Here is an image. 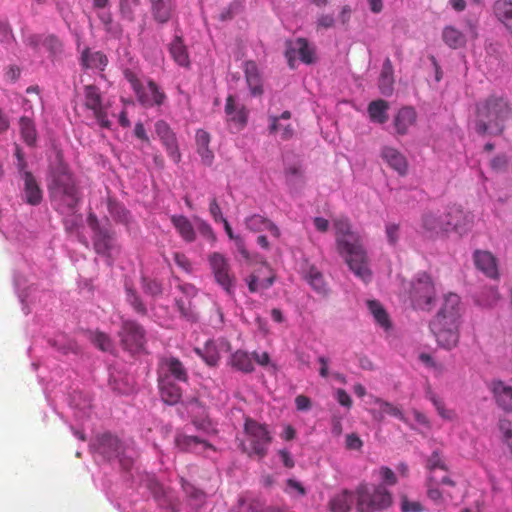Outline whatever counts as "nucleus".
Listing matches in <instances>:
<instances>
[{"mask_svg": "<svg viewBox=\"0 0 512 512\" xmlns=\"http://www.w3.org/2000/svg\"><path fill=\"white\" fill-rule=\"evenodd\" d=\"M336 246L339 254L356 277L364 282L371 280V270L368 266V257L362 245L359 234L352 230L347 217H338L333 220Z\"/></svg>", "mask_w": 512, "mask_h": 512, "instance_id": "f257e3e1", "label": "nucleus"}, {"mask_svg": "<svg viewBox=\"0 0 512 512\" xmlns=\"http://www.w3.org/2000/svg\"><path fill=\"white\" fill-rule=\"evenodd\" d=\"M463 313L460 297L455 293L446 294L439 311L429 324L440 347L451 350L458 345Z\"/></svg>", "mask_w": 512, "mask_h": 512, "instance_id": "f03ea898", "label": "nucleus"}, {"mask_svg": "<svg viewBox=\"0 0 512 512\" xmlns=\"http://www.w3.org/2000/svg\"><path fill=\"white\" fill-rule=\"evenodd\" d=\"M49 193L55 209L63 214L73 213L81 201V191L73 174L59 165L52 174Z\"/></svg>", "mask_w": 512, "mask_h": 512, "instance_id": "7ed1b4c3", "label": "nucleus"}, {"mask_svg": "<svg viewBox=\"0 0 512 512\" xmlns=\"http://www.w3.org/2000/svg\"><path fill=\"white\" fill-rule=\"evenodd\" d=\"M510 115L508 103L502 98L491 97L477 106L476 126L478 134L499 135Z\"/></svg>", "mask_w": 512, "mask_h": 512, "instance_id": "20e7f679", "label": "nucleus"}, {"mask_svg": "<svg viewBox=\"0 0 512 512\" xmlns=\"http://www.w3.org/2000/svg\"><path fill=\"white\" fill-rule=\"evenodd\" d=\"M272 442V435L266 424L259 423L252 418H246L244 423V440L240 447L249 457L256 456L263 459Z\"/></svg>", "mask_w": 512, "mask_h": 512, "instance_id": "39448f33", "label": "nucleus"}, {"mask_svg": "<svg viewBox=\"0 0 512 512\" xmlns=\"http://www.w3.org/2000/svg\"><path fill=\"white\" fill-rule=\"evenodd\" d=\"M358 512H382L392 505V494L382 484L370 487L361 483L355 490Z\"/></svg>", "mask_w": 512, "mask_h": 512, "instance_id": "423d86ee", "label": "nucleus"}, {"mask_svg": "<svg viewBox=\"0 0 512 512\" xmlns=\"http://www.w3.org/2000/svg\"><path fill=\"white\" fill-rule=\"evenodd\" d=\"M125 79L130 83L138 102L146 107L151 108L160 106L166 99L165 93L153 80H148L146 85H143L137 75L131 70H125Z\"/></svg>", "mask_w": 512, "mask_h": 512, "instance_id": "0eeeda50", "label": "nucleus"}, {"mask_svg": "<svg viewBox=\"0 0 512 512\" xmlns=\"http://www.w3.org/2000/svg\"><path fill=\"white\" fill-rule=\"evenodd\" d=\"M410 296L414 307L425 311L432 309L436 299V291L434 283L428 274H418L412 283Z\"/></svg>", "mask_w": 512, "mask_h": 512, "instance_id": "6e6552de", "label": "nucleus"}, {"mask_svg": "<svg viewBox=\"0 0 512 512\" xmlns=\"http://www.w3.org/2000/svg\"><path fill=\"white\" fill-rule=\"evenodd\" d=\"M118 337L123 349L137 353L146 344V331L143 326L135 320L123 319L121 322Z\"/></svg>", "mask_w": 512, "mask_h": 512, "instance_id": "1a4fd4ad", "label": "nucleus"}, {"mask_svg": "<svg viewBox=\"0 0 512 512\" xmlns=\"http://www.w3.org/2000/svg\"><path fill=\"white\" fill-rule=\"evenodd\" d=\"M209 264L217 284H219L228 295H234L236 278L225 256L221 253L214 252L209 256Z\"/></svg>", "mask_w": 512, "mask_h": 512, "instance_id": "9d476101", "label": "nucleus"}, {"mask_svg": "<svg viewBox=\"0 0 512 512\" xmlns=\"http://www.w3.org/2000/svg\"><path fill=\"white\" fill-rule=\"evenodd\" d=\"M84 107L92 111L101 127L110 128L111 122L108 119L107 107L103 103L101 92L97 86L86 85L84 87Z\"/></svg>", "mask_w": 512, "mask_h": 512, "instance_id": "9b49d317", "label": "nucleus"}, {"mask_svg": "<svg viewBox=\"0 0 512 512\" xmlns=\"http://www.w3.org/2000/svg\"><path fill=\"white\" fill-rule=\"evenodd\" d=\"M443 214L446 232L455 231L462 234L471 227L473 217L470 213L465 212L461 206L452 205Z\"/></svg>", "mask_w": 512, "mask_h": 512, "instance_id": "f8f14e48", "label": "nucleus"}, {"mask_svg": "<svg viewBox=\"0 0 512 512\" xmlns=\"http://www.w3.org/2000/svg\"><path fill=\"white\" fill-rule=\"evenodd\" d=\"M155 132L166 148L168 155L175 163L181 160V154L178 148L177 138L170 126L163 120L155 123Z\"/></svg>", "mask_w": 512, "mask_h": 512, "instance_id": "ddd939ff", "label": "nucleus"}, {"mask_svg": "<svg viewBox=\"0 0 512 512\" xmlns=\"http://www.w3.org/2000/svg\"><path fill=\"white\" fill-rule=\"evenodd\" d=\"M489 389L496 405L505 413H512V385L502 380H493Z\"/></svg>", "mask_w": 512, "mask_h": 512, "instance_id": "4468645a", "label": "nucleus"}, {"mask_svg": "<svg viewBox=\"0 0 512 512\" xmlns=\"http://www.w3.org/2000/svg\"><path fill=\"white\" fill-rule=\"evenodd\" d=\"M291 118V112L286 110L281 113V115H269V133L270 134H279L280 138L284 141L291 139L294 136V128L290 123H286Z\"/></svg>", "mask_w": 512, "mask_h": 512, "instance_id": "2eb2a0df", "label": "nucleus"}, {"mask_svg": "<svg viewBox=\"0 0 512 512\" xmlns=\"http://www.w3.org/2000/svg\"><path fill=\"white\" fill-rule=\"evenodd\" d=\"M476 268L491 279L499 278L497 258L489 251L476 250L473 254Z\"/></svg>", "mask_w": 512, "mask_h": 512, "instance_id": "dca6fc26", "label": "nucleus"}, {"mask_svg": "<svg viewBox=\"0 0 512 512\" xmlns=\"http://www.w3.org/2000/svg\"><path fill=\"white\" fill-rule=\"evenodd\" d=\"M421 232L429 237L446 232L444 214L434 211H426L420 220Z\"/></svg>", "mask_w": 512, "mask_h": 512, "instance_id": "f3484780", "label": "nucleus"}, {"mask_svg": "<svg viewBox=\"0 0 512 512\" xmlns=\"http://www.w3.org/2000/svg\"><path fill=\"white\" fill-rule=\"evenodd\" d=\"M285 54L291 68L294 67L296 54H298L300 60L306 64H311L314 61V50L310 48L309 43L305 38H297L295 42L290 43Z\"/></svg>", "mask_w": 512, "mask_h": 512, "instance_id": "a211bd4d", "label": "nucleus"}, {"mask_svg": "<svg viewBox=\"0 0 512 512\" xmlns=\"http://www.w3.org/2000/svg\"><path fill=\"white\" fill-rule=\"evenodd\" d=\"M96 449L103 457L112 459L120 457L124 448L116 436L104 433L97 438Z\"/></svg>", "mask_w": 512, "mask_h": 512, "instance_id": "6ab92c4d", "label": "nucleus"}, {"mask_svg": "<svg viewBox=\"0 0 512 512\" xmlns=\"http://www.w3.org/2000/svg\"><path fill=\"white\" fill-rule=\"evenodd\" d=\"M417 113L411 106H405L398 110L393 119L396 134L406 135L409 129L416 124Z\"/></svg>", "mask_w": 512, "mask_h": 512, "instance_id": "aec40b11", "label": "nucleus"}, {"mask_svg": "<svg viewBox=\"0 0 512 512\" xmlns=\"http://www.w3.org/2000/svg\"><path fill=\"white\" fill-rule=\"evenodd\" d=\"M160 367L169 379L173 378L180 382H187L188 371L184 364L176 357L169 356L160 359Z\"/></svg>", "mask_w": 512, "mask_h": 512, "instance_id": "412c9836", "label": "nucleus"}, {"mask_svg": "<svg viewBox=\"0 0 512 512\" xmlns=\"http://www.w3.org/2000/svg\"><path fill=\"white\" fill-rule=\"evenodd\" d=\"M382 159L399 175H406L408 171V162L406 157L396 148L384 146L381 149Z\"/></svg>", "mask_w": 512, "mask_h": 512, "instance_id": "4be33fe9", "label": "nucleus"}, {"mask_svg": "<svg viewBox=\"0 0 512 512\" xmlns=\"http://www.w3.org/2000/svg\"><path fill=\"white\" fill-rule=\"evenodd\" d=\"M23 197L27 204L37 206L42 202L43 193L33 174L29 171L23 173Z\"/></svg>", "mask_w": 512, "mask_h": 512, "instance_id": "5701e85b", "label": "nucleus"}, {"mask_svg": "<svg viewBox=\"0 0 512 512\" xmlns=\"http://www.w3.org/2000/svg\"><path fill=\"white\" fill-rule=\"evenodd\" d=\"M159 390L161 399L168 405L177 404L182 397L180 387L173 383L167 375L159 376Z\"/></svg>", "mask_w": 512, "mask_h": 512, "instance_id": "b1692460", "label": "nucleus"}, {"mask_svg": "<svg viewBox=\"0 0 512 512\" xmlns=\"http://www.w3.org/2000/svg\"><path fill=\"white\" fill-rule=\"evenodd\" d=\"M176 447L184 452L200 453L212 445L197 436H189L185 434H177L175 437Z\"/></svg>", "mask_w": 512, "mask_h": 512, "instance_id": "393cba45", "label": "nucleus"}, {"mask_svg": "<svg viewBox=\"0 0 512 512\" xmlns=\"http://www.w3.org/2000/svg\"><path fill=\"white\" fill-rule=\"evenodd\" d=\"M154 20L160 24L167 23L176 8L175 0H149Z\"/></svg>", "mask_w": 512, "mask_h": 512, "instance_id": "a878e982", "label": "nucleus"}, {"mask_svg": "<svg viewBox=\"0 0 512 512\" xmlns=\"http://www.w3.org/2000/svg\"><path fill=\"white\" fill-rule=\"evenodd\" d=\"M246 83L252 96H261L264 92L262 77L255 62L247 61L244 65Z\"/></svg>", "mask_w": 512, "mask_h": 512, "instance_id": "bb28decb", "label": "nucleus"}, {"mask_svg": "<svg viewBox=\"0 0 512 512\" xmlns=\"http://www.w3.org/2000/svg\"><path fill=\"white\" fill-rule=\"evenodd\" d=\"M195 140L197 153L201 157L202 163L206 166H211L214 160V153L209 148V144L211 141L210 134L203 129H198L196 131Z\"/></svg>", "mask_w": 512, "mask_h": 512, "instance_id": "cd10ccee", "label": "nucleus"}, {"mask_svg": "<svg viewBox=\"0 0 512 512\" xmlns=\"http://www.w3.org/2000/svg\"><path fill=\"white\" fill-rule=\"evenodd\" d=\"M171 223L180 235V237L187 243H192L196 240V232L191 221L184 215H172L170 217Z\"/></svg>", "mask_w": 512, "mask_h": 512, "instance_id": "c85d7f7f", "label": "nucleus"}, {"mask_svg": "<svg viewBox=\"0 0 512 512\" xmlns=\"http://www.w3.org/2000/svg\"><path fill=\"white\" fill-rule=\"evenodd\" d=\"M93 245L96 253L101 255H110L114 248V233L104 228L94 233Z\"/></svg>", "mask_w": 512, "mask_h": 512, "instance_id": "c756f323", "label": "nucleus"}, {"mask_svg": "<svg viewBox=\"0 0 512 512\" xmlns=\"http://www.w3.org/2000/svg\"><path fill=\"white\" fill-rule=\"evenodd\" d=\"M354 500L353 492L345 489L330 499L328 507L331 512H350Z\"/></svg>", "mask_w": 512, "mask_h": 512, "instance_id": "7c9ffc66", "label": "nucleus"}, {"mask_svg": "<svg viewBox=\"0 0 512 512\" xmlns=\"http://www.w3.org/2000/svg\"><path fill=\"white\" fill-rule=\"evenodd\" d=\"M394 85V69L390 58H386L383 62L382 70L379 77V89L381 94L390 96L393 93Z\"/></svg>", "mask_w": 512, "mask_h": 512, "instance_id": "2f4dec72", "label": "nucleus"}, {"mask_svg": "<svg viewBox=\"0 0 512 512\" xmlns=\"http://www.w3.org/2000/svg\"><path fill=\"white\" fill-rule=\"evenodd\" d=\"M81 63L87 69L104 70L108 64V58L101 51H91L89 48H85L81 55Z\"/></svg>", "mask_w": 512, "mask_h": 512, "instance_id": "473e14b6", "label": "nucleus"}, {"mask_svg": "<svg viewBox=\"0 0 512 512\" xmlns=\"http://www.w3.org/2000/svg\"><path fill=\"white\" fill-rule=\"evenodd\" d=\"M389 103L383 99L371 101L368 104L367 112L372 122L384 124L388 120Z\"/></svg>", "mask_w": 512, "mask_h": 512, "instance_id": "72a5a7b5", "label": "nucleus"}, {"mask_svg": "<svg viewBox=\"0 0 512 512\" xmlns=\"http://www.w3.org/2000/svg\"><path fill=\"white\" fill-rule=\"evenodd\" d=\"M374 403L379 405V407H380V411L378 414H375L374 412H372L375 419L381 421L384 418V414H388V415H391L403 422H406V418H405L403 411L399 407L395 406L394 404H392L388 401H385L379 397L374 398Z\"/></svg>", "mask_w": 512, "mask_h": 512, "instance_id": "f704fd0d", "label": "nucleus"}, {"mask_svg": "<svg viewBox=\"0 0 512 512\" xmlns=\"http://www.w3.org/2000/svg\"><path fill=\"white\" fill-rule=\"evenodd\" d=\"M495 14L512 34V0H497Z\"/></svg>", "mask_w": 512, "mask_h": 512, "instance_id": "c9c22d12", "label": "nucleus"}, {"mask_svg": "<svg viewBox=\"0 0 512 512\" xmlns=\"http://www.w3.org/2000/svg\"><path fill=\"white\" fill-rule=\"evenodd\" d=\"M230 364L234 369L244 373H250L254 370L251 356L242 350H237L231 355Z\"/></svg>", "mask_w": 512, "mask_h": 512, "instance_id": "e433bc0d", "label": "nucleus"}, {"mask_svg": "<svg viewBox=\"0 0 512 512\" xmlns=\"http://www.w3.org/2000/svg\"><path fill=\"white\" fill-rule=\"evenodd\" d=\"M305 279L315 292L321 295H327L328 286L322 273L317 268L311 266L306 273Z\"/></svg>", "mask_w": 512, "mask_h": 512, "instance_id": "4c0bfd02", "label": "nucleus"}, {"mask_svg": "<svg viewBox=\"0 0 512 512\" xmlns=\"http://www.w3.org/2000/svg\"><path fill=\"white\" fill-rule=\"evenodd\" d=\"M125 292H126V301L132 307L134 312L140 316H146L148 314V309L144 302L142 301L140 295L132 286L125 284Z\"/></svg>", "mask_w": 512, "mask_h": 512, "instance_id": "58836bf2", "label": "nucleus"}, {"mask_svg": "<svg viewBox=\"0 0 512 512\" xmlns=\"http://www.w3.org/2000/svg\"><path fill=\"white\" fill-rule=\"evenodd\" d=\"M443 41L453 49L460 48L465 45L466 38L464 34L453 26H447L443 29Z\"/></svg>", "mask_w": 512, "mask_h": 512, "instance_id": "ea45409f", "label": "nucleus"}, {"mask_svg": "<svg viewBox=\"0 0 512 512\" xmlns=\"http://www.w3.org/2000/svg\"><path fill=\"white\" fill-rule=\"evenodd\" d=\"M170 54L172 58L177 62L180 66H188L189 65V56L187 53V49L180 37H175L172 43L170 44Z\"/></svg>", "mask_w": 512, "mask_h": 512, "instance_id": "a19ab883", "label": "nucleus"}, {"mask_svg": "<svg viewBox=\"0 0 512 512\" xmlns=\"http://www.w3.org/2000/svg\"><path fill=\"white\" fill-rule=\"evenodd\" d=\"M225 112L229 116L231 121H234L241 126L246 124L247 113L243 107L237 108L235 105V99L232 95H229L226 99Z\"/></svg>", "mask_w": 512, "mask_h": 512, "instance_id": "79ce46f5", "label": "nucleus"}, {"mask_svg": "<svg viewBox=\"0 0 512 512\" xmlns=\"http://www.w3.org/2000/svg\"><path fill=\"white\" fill-rule=\"evenodd\" d=\"M367 305L375 321L385 330H388L391 326V323L389 320V316L385 309L383 308V306L376 300L368 301Z\"/></svg>", "mask_w": 512, "mask_h": 512, "instance_id": "37998d69", "label": "nucleus"}, {"mask_svg": "<svg viewBox=\"0 0 512 512\" xmlns=\"http://www.w3.org/2000/svg\"><path fill=\"white\" fill-rule=\"evenodd\" d=\"M19 125L24 141L30 146L34 145L37 133L33 121L30 118L23 116L19 120Z\"/></svg>", "mask_w": 512, "mask_h": 512, "instance_id": "c03bdc74", "label": "nucleus"}, {"mask_svg": "<svg viewBox=\"0 0 512 512\" xmlns=\"http://www.w3.org/2000/svg\"><path fill=\"white\" fill-rule=\"evenodd\" d=\"M108 211L115 221L123 224H128L130 222L131 215L129 211L115 201L109 200Z\"/></svg>", "mask_w": 512, "mask_h": 512, "instance_id": "a18cd8bd", "label": "nucleus"}, {"mask_svg": "<svg viewBox=\"0 0 512 512\" xmlns=\"http://www.w3.org/2000/svg\"><path fill=\"white\" fill-rule=\"evenodd\" d=\"M89 339L97 348L102 351L110 352L113 349V342L111 338L104 332H90Z\"/></svg>", "mask_w": 512, "mask_h": 512, "instance_id": "49530a36", "label": "nucleus"}, {"mask_svg": "<svg viewBox=\"0 0 512 512\" xmlns=\"http://www.w3.org/2000/svg\"><path fill=\"white\" fill-rule=\"evenodd\" d=\"M248 289L251 293H256L259 290H265L271 287L274 283V276L267 277L266 279L259 280L258 276L251 274L246 279Z\"/></svg>", "mask_w": 512, "mask_h": 512, "instance_id": "de8ad7c7", "label": "nucleus"}, {"mask_svg": "<svg viewBox=\"0 0 512 512\" xmlns=\"http://www.w3.org/2000/svg\"><path fill=\"white\" fill-rule=\"evenodd\" d=\"M222 223L224 225V229H225V232L227 233L228 237L230 239L235 240V244H236L237 250L240 253V255L246 261H250V253L245 246L244 240L241 237L234 235L233 230H232L229 222L227 221V219H222Z\"/></svg>", "mask_w": 512, "mask_h": 512, "instance_id": "09e8293b", "label": "nucleus"}, {"mask_svg": "<svg viewBox=\"0 0 512 512\" xmlns=\"http://www.w3.org/2000/svg\"><path fill=\"white\" fill-rule=\"evenodd\" d=\"M141 287L146 294L152 297L160 296L163 293L162 283L156 279L142 277Z\"/></svg>", "mask_w": 512, "mask_h": 512, "instance_id": "8fccbe9b", "label": "nucleus"}, {"mask_svg": "<svg viewBox=\"0 0 512 512\" xmlns=\"http://www.w3.org/2000/svg\"><path fill=\"white\" fill-rule=\"evenodd\" d=\"M428 398L435 406L440 417H442L445 420H449V421H452L456 418V413L453 410L446 409L444 402L439 397H437L434 393L429 392Z\"/></svg>", "mask_w": 512, "mask_h": 512, "instance_id": "3c124183", "label": "nucleus"}, {"mask_svg": "<svg viewBox=\"0 0 512 512\" xmlns=\"http://www.w3.org/2000/svg\"><path fill=\"white\" fill-rule=\"evenodd\" d=\"M176 307L184 319L188 321H196L197 316L196 313L193 311L191 302L190 301H184L182 299H176L175 300Z\"/></svg>", "mask_w": 512, "mask_h": 512, "instance_id": "603ef678", "label": "nucleus"}, {"mask_svg": "<svg viewBox=\"0 0 512 512\" xmlns=\"http://www.w3.org/2000/svg\"><path fill=\"white\" fill-rule=\"evenodd\" d=\"M136 5H138V0H135L134 2L129 0H120L119 8L121 16L124 19L133 22L135 20L134 6Z\"/></svg>", "mask_w": 512, "mask_h": 512, "instance_id": "864d4df0", "label": "nucleus"}, {"mask_svg": "<svg viewBox=\"0 0 512 512\" xmlns=\"http://www.w3.org/2000/svg\"><path fill=\"white\" fill-rule=\"evenodd\" d=\"M43 46L53 55L60 54L63 50V44L55 35H49L43 40Z\"/></svg>", "mask_w": 512, "mask_h": 512, "instance_id": "5fc2aeb1", "label": "nucleus"}, {"mask_svg": "<svg viewBox=\"0 0 512 512\" xmlns=\"http://www.w3.org/2000/svg\"><path fill=\"white\" fill-rule=\"evenodd\" d=\"M266 220H267V218H265L261 215L255 214V215H252V216L246 218L245 225L250 231L261 232V231H264V225H265Z\"/></svg>", "mask_w": 512, "mask_h": 512, "instance_id": "6e6d98bb", "label": "nucleus"}, {"mask_svg": "<svg viewBox=\"0 0 512 512\" xmlns=\"http://www.w3.org/2000/svg\"><path fill=\"white\" fill-rule=\"evenodd\" d=\"M401 512H423L424 507L419 501H410L406 495L400 497Z\"/></svg>", "mask_w": 512, "mask_h": 512, "instance_id": "4d7b16f0", "label": "nucleus"}, {"mask_svg": "<svg viewBox=\"0 0 512 512\" xmlns=\"http://www.w3.org/2000/svg\"><path fill=\"white\" fill-rule=\"evenodd\" d=\"M206 352L204 353L201 349L196 348L195 352L209 365L216 366L219 362V354L213 349L206 347Z\"/></svg>", "mask_w": 512, "mask_h": 512, "instance_id": "13d9d810", "label": "nucleus"}, {"mask_svg": "<svg viewBox=\"0 0 512 512\" xmlns=\"http://www.w3.org/2000/svg\"><path fill=\"white\" fill-rule=\"evenodd\" d=\"M427 468L430 471L436 469L447 470V466L438 451H434L427 460Z\"/></svg>", "mask_w": 512, "mask_h": 512, "instance_id": "bf43d9fd", "label": "nucleus"}, {"mask_svg": "<svg viewBox=\"0 0 512 512\" xmlns=\"http://www.w3.org/2000/svg\"><path fill=\"white\" fill-rule=\"evenodd\" d=\"M499 428L503 434V441L512 452V425L509 420L500 421Z\"/></svg>", "mask_w": 512, "mask_h": 512, "instance_id": "052dcab7", "label": "nucleus"}, {"mask_svg": "<svg viewBox=\"0 0 512 512\" xmlns=\"http://www.w3.org/2000/svg\"><path fill=\"white\" fill-rule=\"evenodd\" d=\"M385 232L388 242L391 245H395L399 240L400 226L396 223H388L386 224Z\"/></svg>", "mask_w": 512, "mask_h": 512, "instance_id": "680f3d73", "label": "nucleus"}, {"mask_svg": "<svg viewBox=\"0 0 512 512\" xmlns=\"http://www.w3.org/2000/svg\"><path fill=\"white\" fill-rule=\"evenodd\" d=\"M379 474L381 476V479L382 481L386 484V485H390V486H393L397 483V477H396V474L394 473V471L392 469H390L389 467H386V466H382L380 469H379Z\"/></svg>", "mask_w": 512, "mask_h": 512, "instance_id": "e2e57ef3", "label": "nucleus"}, {"mask_svg": "<svg viewBox=\"0 0 512 512\" xmlns=\"http://www.w3.org/2000/svg\"><path fill=\"white\" fill-rule=\"evenodd\" d=\"M362 446L363 442L357 434L351 433L346 436L347 449L359 451L362 448Z\"/></svg>", "mask_w": 512, "mask_h": 512, "instance_id": "0e129e2a", "label": "nucleus"}, {"mask_svg": "<svg viewBox=\"0 0 512 512\" xmlns=\"http://www.w3.org/2000/svg\"><path fill=\"white\" fill-rule=\"evenodd\" d=\"M209 212L215 222H222V219H225L222 215L221 208L215 197H213L210 201Z\"/></svg>", "mask_w": 512, "mask_h": 512, "instance_id": "69168bd1", "label": "nucleus"}, {"mask_svg": "<svg viewBox=\"0 0 512 512\" xmlns=\"http://www.w3.org/2000/svg\"><path fill=\"white\" fill-rule=\"evenodd\" d=\"M174 261L175 263L184 271L190 272L191 271V263L189 259L184 255L183 253L176 252L174 253Z\"/></svg>", "mask_w": 512, "mask_h": 512, "instance_id": "338daca9", "label": "nucleus"}, {"mask_svg": "<svg viewBox=\"0 0 512 512\" xmlns=\"http://www.w3.org/2000/svg\"><path fill=\"white\" fill-rule=\"evenodd\" d=\"M335 24V19L333 15L330 14H322L317 19V28L329 29L333 27Z\"/></svg>", "mask_w": 512, "mask_h": 512, "instance_id": "774afa93", "label": "nucleus"}]
</instances>
